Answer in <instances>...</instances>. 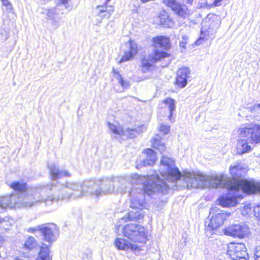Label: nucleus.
<instances>
[{
	"label": "nucleus",
	"instance_id": "1",
	"mask_svg": "<svg viewBox=\"0 0 260 260\" xmlns=\"http://www.w3.org/2000/svg\"><path fill=\"white\" fill-rule=\"evenodd\" d=\"M119 182L122 186L118 190L121 192L126 191V183L128 184H140L142 189L137 191L135 189H132L129 192L131 197L130 207L134 209H143L146 208L147 204L145 199V193L150 195L152 192L160 191L166 193L169 188L168 185L158 176L152 175L147 176H141L137 174H132L126 178H120Z\"/></svg>",
	"mask_w": 260,
	"mask_h": 260
},
{
	"label": "nucleus",
	"instance_id": "2",
	"mask_svg": "<svg viewBox=\"0 0 260 260\" xmlns=\"http://www.w3.org/2000/svg\"><path fill=\"white\" fill-rule=\"evenodd\" d=\"M57 186V182L47 185L42 187L28 189L25 192H19L16 194L6 196V201L8 203V207L15 208H30L36 206L37 204L46 202L48 197L44 198L43 194L47 188L52 189Z\"/></svg>",
	"mask_w": 260,
	"mask_h": 260
},
{
	"label": "nucleus",
	"instance_id": "3",
	"mask_svg": "<svg viewBox=\"0 0 260 260\" xmlns=\"http://www.w3.org/2000/svg\"><path fill=\"white\" fill-rule=\"evenodd\" d=\"M259 184L260 182L253 180L238 182L230 181L227 183V188L230 192L229 195L220 197L218 201L224 207L235 206L237 204L236 198L242 197L239 192L247 194L260 192V188L258 187Z\"/></svg>",
	"mask_w": 260,
	"mask_h": 260
},
{
	"label": "nucleus",
	"instance_id": "4",
	"mask_svg": "<svg viewBox=\"0 0 260 260\" xmlns=\"http://www.w3.org/2000/svg\"><path fill=\"white\" fill-rule=\"evenodd\" d=\"M183 178L185 179L188 188H203L208 185L215 186L216 187L225 186L227 188V183L224 182L223 175L207 176L202 174H194L189 172L184 173ZM235 181V180H233Z\"/></svg>",
	"mask_w": 260,
	"mask_h": 260
},
{
	"label": "nucleus",
	"instance_id": "5",
	"mask_svg": "<svg viewBox=\"0 0 260 260\" xmlns=\"http://www.w3.org/2000/svg\"><path fill=\"white\" fill-rule=\"evenodd\" d=\"M94 187V180L84 181L82 184L75 182H67L65 184L57 182L56 189H61V198L78 199L85 195H89Z\"/></svg>",
	"mask_w": 260,
	"mask_h": 260
},
{
	"label": "nucleus",
	"instance_id": "6",
	"mask_svg": "<svg viewBox=\"0 0 260 260\" xmlns=\"http://www.w3.org/2000/svg\"><path fill=\"white\" fill-rule=\"evenodd\" d=\"M159 171L165 180L172 182H175L182 176L180 171L175 165L174 160L165 155L160 160Z\"/></svg>",
	"mask_w": 260,
	"mask_h": 260
},
{
	"label": "nucleus",
	"instance_id": "7",
	"mask_svg": "<svg viewBox=\"0 0 260 260\" xmlns=\"http://www.w3.org/2000/svg\"><path fill=\"white\" fill-rule=\"evenodd\" d=\"M121 232L124 236L134 242L144 243L147 240L145 229L142 225L129 223L123 226Z\"/></svg>",
	"mask_w": 260,
	"mask_h": 260
},
{
	"label": "nucleus",
	"instance_id": "8",
	"mask_svg": "<svg viewBox=\"0 0 260 260\" xmlns=\"http://www.w3.org/2000/svg\"><path fill=\"white\" fill-rule=\"evenodd\" d=\"M114 181L112 179L105 178L97 181L94 180V187H92V192L89 195L99 197L114 191Z\"/></svg>",
	"mask_w": 260,
	"mask_h": 260
},
{
	"label": "nucleus",
	"instance_id": "9",
	"mask_svg": "<svg viewBox=\"0 0 260 260\" xmlns=\"http://www.w3.org/2000/svg\"><path fill=\"white\" fill-rule=\"evenodd\" d=\"M228 247L227 254L233 260H246L248 257L244 243H230Z\"/></svg>",
	"mask_w": 260,
	"mask_h": 260
},
{
	"label": "nucleus",
	"instance_id": "10",
	"mask_svg": "<svg viewBox=\"0 0 260 260\" xmlns=\"http://www.w3.org/2000/svg\"><path fill=\"white\" fill-rule=\"evenodd\" d=\"M240 136L246 139L249 143H260V125L254 124L250 127H241L238 129Z\"/></svg>",
	"mask_w": 260,
	"mask_h": 260
},
{
	"label": "nucleus",
	"instance_id": "11",
	"mask_svg": "<svg viewBox=\"0 0 260 260\" xmlns=\"http://www.w3.org/2000/svg\"><path fill=\"white\" fill-rule=\"evenodd\" d=\"M108 124L110 130L115 135V138L117 139L124 136L131 138H134L136 133L139 134L146 129L143 125H142L134 129L128 128L123 130L119 125H116L110 122H108Z\"/></svg>",
	"mask_w": 260,
	"mask_h": 260
},
{
	"label": "nucleus",
	"instance_id": "12",
	"mask_svg": "<svg viewBox=\"0 0 260 260\" xmlns=\"http://www.w3.org/2000/svg\"><path fill=\"white\" fill-rule=\"evenodd\" d=\"M41 234L43 240L51 245L55 242L59 235V231L56 224L48 223L42 224Z\"/></svg>",
	"mask_w": 260,
	"mask_h": 260
},
{
	"label": "nucleus",
	"instance_id": "13",
	"mask_svg": "<svg viewBox=\"0 0 260 260\" xmlns=\"http://www.w3.org/2000/svg\"><path fill=\"white\" fill-rule=\"evenodd\" d=\"M249 233L248 226L244 223L233 224L225 228V235L239 238L247 236Z\"/></svg>",
	"mask_w": 260,
	"mask_h": 260
},
{
	"label": "nucleus",
	"instance_id": "14",
	"mask_svg": "<svg viewBox=\"0 0 260 260\" xmlns=\"http://www.w3.org/2000/svg\"><path fill=\"white\" fill-rule=\"evenodd\" d=\"M114 10L112 7L106 5H99L93 10V16L96 18L95 25H100L104 18L109 19Z\"/></svg>",
	"mask_w": 260,
	"mask_h": 260
},
{
	"label": "nucleus",
	"instance_id": "15",
	"mask_svg": "<svg viewBox=\"0 0 260 260\" xmlns=\"http://www.w3.org/2000/svg\"><path fill=\"white\" fill-rule=\"evenodd\" d=\"M227 216L228 214L226 213H224L221 211H219V212L212 216L209 222L208 225H206V232L208 233L209 232V234H212L211 232L221 226L223 224V221L226 219Z\"/></svg>",
	"mask_w": 260,
	"mask_h": 260
},
{
	"label": "nucleus",
	"instance_id": "16",
	"mask_svg": "<svg viewBox=\"0 0 260 260\" xmlns=\"http://www.w3.org/2000/svg\"><path fill=\"white\" fill-rule=\"evenodd\" d=\"M143 153L146 155V158L141 159H139L137 161V168L152 166L156 160V154L154 150L150 148L145 149Z\"/></svg>",
	"mask_w": 260,
	"mask_h": 260
},
{
	"label": "nucleus",
	"instance_id": "17",
	"mask_svg": "<svg viewBox=\"0 0 260 260\" xmlns=\"http://www.w3.org/2000/svg\"><path fill=\"white\" fill-rule=\"evenodd\" d=\"M164 3L180 17L185 18L188 16L189 11L186 7L180 5L175 0H164Z\"/></svg>",
	"mask_w": 260,
	"mask_h": 260
},
{
	"label": "nucleus",
	"instance_id": "18",
	"mask_svg": "<svg viewBox=\"0 0 260 260\" xmlns=\"http://www.w3.org/2000/svg\"><path fill=\"white\" fill-rule=\"evenodd\" d=\"M218 23H216L213 25L210 24L208 29L206 28L204 26L202 27L200 37L196 42V45H199L202 43L203 41L208 40L211 38V35H213L215 32V30L218 27Z\"/></svg>",
	"mask_w": 260,
	"mask_h": 260
},
{
	"label": "nucleus",
	"instance_id": "19",
	"mask_svg": "<svg viewBox=\"0 0 260 260\" xmlns=\"http://www.w3.org/2000/svg\"><path fill=\"white\" fill-rule=\"evenodd\" d=\"M42 13L46 14V19L51 21V24L54 28H57L59 26L58 12L56 8L44 9Z\"/></svg>",
	"mask_w": 260,
	"mask_h": 260
},
{
	"label": "nucleus",
	"instance_id": "20",
	"mask_svg": "<svg viewBox=\"0 0 260 260\" xmlns=\"http://www.w3.org/2000/svg\"><path fill=\"white\" fill-rule=\"evenodd\" d=\"M51 178L52 180H56L63 177H71V173L67 170H60L58 167L54 164L49 165Z\"/></svg>",
	"mask_w": 260,
	"mask_h": 260
},
{
	"label": "nucleus",
	"instance_id": "21",
	"mask_svg": "<svg viewBox=\"0 0 260 260\" xmlns=\"http://www.w3.org/2000/svg\"><path fill=\"white\" fill-rule=\"evenodd\" d=\"M153 45L155 48H161L165 50H169L171 44L169 37L159 36L153 38Z\"/></svg>",
	"mask_w": 260,
	"mask_h": 260
},
{
	"label": "nucleus",
	"instance_id": "22",
	"mask_svg": "<svg viewBox=\"0 0 260 260\" xmlns=\"http://www.w3.org/2000/svg\"><path fill=\"white\" fill-rule=\"evenodd\" d=\"M138 52L137 45L133 41H131L128 45L127 49L124 51L120 62H123L132 59Z\"/></svg>",
	"mask_w": 260,
	"mask_h": 260
},
{
	"label": "nucleus",
	"instance_id": "23",
	"mask_svg": "<svg viewBox=\"0 0 260 260\" xmlns=\"http://www.w3.org/2000/svg\"><path fill=\"white\" fill-rule=\"evenodd\" d=\"M61 194V189L59 190L54 189V187H53L52 189H50L49 188H47V189L45 190V191L43 194V196L44 198H45V199H47L48 198V197L53 199V200H50L49 198L48 200L46 202H47V201L52 202L54 200L58 201L60 199H66V198H60Z\"/></svg>",
	"mask_w": 260,
	"mask_h": 260
},
{
	"label": "nucleus",
	"instance_id": "24",
	"mask_svg": "<svg viewBox=\"0 0 260 260\" xmlns=\"http://www.w3.org/2000/svg\"><path fill=\"white\" fill-rule=\"evenodd\" d=\"M115 243L116 247L119 250H127L128 249L136 250L138 248L137 245L131 243L126 240L121 238H117Z\"/></svg>",
	"mask_w": 260,
	"mask_h": 260
},
{
	"label": "nucleus",
	"instance_id": "25",
	"mask_svg": "<svg viewBox=\"0 0 260 260\" xmlns=\"http://www.w3.org/2000/svg\"><path fill=\"white\" fill-rule=\"evenodd\" d=\"M136 211H131L123 216L121 219L125 222L128 221H132L137 219H141L144 215V213L143 209H135Z\"/></svg>",
	"mask_w": 260,
	"mask_h": 260
},
{
	"label": "nucleus",
	"instance_id": "26",
	"mask_svg": "<svg viewBox=\"0 0 260 260\" xmlns=\"http://www.w3.org/2000/svg\"><path fill=\"white\" fill-rule=\"evenodd\" d=\"M49 246L45 243L42 244L37 260H52V256L50 254Z\"/></svg>",
	"mask_w": 260,
	"mask_h": 260
},
{
	"label": "nucleus",
	"instance_id": "27",
	"mask_svg": "<svg viewBox=\"0 0 260 260\" xmlns=\"http://www.w3.org/2000/svg\"><path fill=\"white\" fill-rule=\"evenodd\" d=\"M190 71L187 67H183L180 68L177 72L176 81H187Z\"/></svg>",
	"mask_w": 260,
	"mask_h": 260
},
{
	"label": "nucleus",
	"instance_id": "28",
	"mask_svg": "<svg viewBox=\"0 0 260 260\" xmlns=\"http://www.w3.org/2000/svg\"><path fill=\"white\" fill-rule=\"evenodd\" d=\"M151 145L153 148L158 150L160 153L166 150L165 143L162 141L158 135H156L151 140Z\"/></svg>",
	"mask_w": 260,
	"mask_h": 260
},
{
	"label": "nucleus",
	"instance_id": "29",
	"mask_svg": "<svg viewBox=\"0 0 260 260\" xmlns=\"http://www.w3.org/2000/svg\"><path fill=\"white\" fill-rule=\"evenodd\" d=\"M169 56V54L164 51H159L157 50H154L151 54L148 56L149 59L152 62H155L161 58H166Z\"/></svg>",
	"mask_w": 260,
	"mask_h": 260
},
{
	"label": "nucleus",
	"instance_id": "30",
	"mask_svg": "<svg viewBox=\"0 0 260 260\" xmlns=\"http://www.w3.org/2000/svg\"><path fill=\"white\" fill-rule=\"evenodd\" d=\"M248 141L246 139L239 141L237 146V152L239 154H242L249 152L251 149V146L248 144Z\"/></svg>",
	"mask_w": 260,
	"mask_h": 260
},
{
	"label": "nucleus",
	"instance_id": "31",
	"mask_svg": "<svg viewBox=\"0 0 260 260\" xmlns=\"http://www.w3.org/2000/svg\"><path fill=\"white\" fill-rule=\"evenodd\" d=\"M38 246L37 240L32 236H29L25 241L23 248L25 250L31 251L36 248Z\"/></svg>",
	"mask_w": 260,
	"mask_h": 260
},
{
	"label": "nucleus",
	"instance_id": "32",
	"mask_svg": "<svg viewBox=\"0 0 260 260\" xmlns=\"http://www.w3.org/2000/svg\"><path fill=\"white\" fill-rule=\"evenodd\" d=\"M230 172L233 177L234 178L233 180L236 181V182H238L239 181H237L236 179L239 178L241 176L242 173V167L240 164H238L236 166H231L230 168ZM244 180H242V181H244ZM240 181H241L240 180Z\"/></svg>",
	"mask_w": 260,
	"mask_h": 260
},
{
	"label": "nucleus",
	"instance_id": "33",
	"mask_svg": "<svg viewBox=\"0 0 260 260\" xmlns=\"http://www.w3.org/2000/svg\"><path fill=\"white\" fill-rule=\"evenodd\" d=\"M10 186L14 190L20 192H25V191H26V184L22 181H14L11 183Z\"/></svg>",
	"mask_w": 260,
	"mask_h": 260
},
{
	"label": "nucleus",
	"instance_id": "34",
	"mask_svg": "<svg viewBox=\"0 0 260 260\" xmlns=\"http://www.w3.org/2000/svg\"><path fill=\"white\" fill-rule=\"evenodd\" d=\"M160 22L164 27H170L173 24V20L170 19L166 12H163L159 16Z\"/></svg>",
	"mask_w": 260,
	"mask_h": 260
},
{
	"label": "nucleus",
	"instance_id": "35",
	"mask_svg": "<svg viewBox=\"0 0 260 260\" xmlns=\"http://www.w3.org/2000/svg\"><path fill=\"white\" fill-rule=\"evenodd\" d=\"M153 62H152L148 57L147 59L144 58L141 61V70L144 73L147 72L149 70H152V69L153 68L152 66V63Z\"/></svg>",
	"mask_w": 260,
	"mask_h": 260
},
{
	"label": "nucleus",
	"instance_id": "36",
	"mask_svg": "<svg viewBox=\"0 0 260 260\" xmlns=\"http://www.w3.org/2000/svg\"><path fill=\"white\" fill-rule=\"evenodd\" d=\"M164 103L168 105L170 111V115L169 116V119L171 120V117L173 115V112L175 110V101L171 98H167L163 101Z\"/></svg>",
	"mask_w": 260,
	"mask_h": 260
},
{
	"label": "nucleus",
	"instance_id": "37",
	"mask_svg": "<svg viewBox=\"0 0 260 260\" xmlns=\"http://www.w3.org/2000/svg\"><path fill=\"white\" fill-rule=\"evenodd\" d=\"M130 86L129 82H116L114 89L117 92H122Z\"/></svg>",
	"mask_w": 260,
	"mask_h": 260
},
{
	"label": "nucleus",
	"instance_id": "38",
	"mask_svg": "<svg viewBox=\"0 0 260 260\" xmlns=\"http://www.w3.org/2000/svg\"><path fill=\"white\" fill-rule=\"evenodd\" d=\"M181 33V41H180V46L182 48H185L186 44L188 43V40L189 38V35L184 34L182 30L180 31Z\"/></svg>",
	"mask_w": 260,
	"mask_h": 260
},
{
	"label": "nucleus",
	"instance_id": "39",
	"mask_svg": "<svg viewBox=\"0 0 260 260\" xmlns=\"http://www.w3.org/2000/svg\"><path fill=\"white\" fill-rule=\"evenodd\" d=\"M2 5L7 12H11L13 10V6L9 0H1Z\"/></svg>",
	"mask_w": 260,
	"mask_h": 260
},
{
	"label": "nucleus",
	"instance_id": "40",
	"mask_svg": "<svg viewBox=\"0 0 260 260\" xmlns=\"http://www.w3.org/2000/svg\"><path fill=\"white\" fill-rule=\"evenodd\" d=\"M159 131L161 132H163L165 134H167L169 133L170 130V127L169 125L161 124L159 127Z\"/></svg>",
	"mask_w": 260,
	"mask_h": 260
},
{
	"label": "nucleus",
	"instance_id": "41",
	"mask_svg": "<svg viewBox=\"0 0 260 260\" xmlns=\"http://www.w3.org/2000/svg\"><path fill=\"white\" fill-rule=\"evenodd\" d=\"M8 207V203L6 201V197H0V208L4 209Z\"/></svg>",
	"mask_w": 260,
	"mask_h": 260
},
{
	"label": "nucleus",
	"instance_id": "42",
	"mask_svg": "<svg viewBox=\"0 0 260 260\" xmlns=\"http://www.w3.org/2000/svg\"><path fill=\"white\" fill-rule=\"evenodd\" d=\"M175 86V90L183 88L186 86L187 82H174Z\"/></svg>",
	"mask_w": 260,
	"mask_h": 260
},
{
	"label": "nucleus",
	"instance_id": "43",
	"mask_svg": "<svg viewBox=\"0 0 260 260\" xmlns=\"http://www.w3.org/2000/svg\"><path fill=\"white\" fill-rule=\"evenodd\" d=\"M42 227V224L38 225L34 228H29L27 230V231L30 233H34L37 231L41 232Z\"/></svg>",
	"mask_w": 260,
	"mask_h": 260
},
{
	"label": "nucleus",
	"instance_id": "44",
	"mask_svg": "<svg viewBox=\"0 0 260 260\" xmlns=\"http://www.w3.org/2000/svg\"><path fill=\"white\" fill-rule=\"evenodd\" d=\"M69 0H56V4L57 5H63L66 8H68V2Z\"/></svg>",
	"mask_w": 260,
	"mask_h": 260
},
{
	"label": "nucleus",
	"instance_id": "45",
	"mask_svg": "<svg viewBox=\"0 0 260 260\" xmlns=\"http://www.w3.org/2000/svg\"><path fill=\"white\" fill-rule=\"evenodd\" d=\"M253 210L255 216L260 219V205L255 207Z\"/></svg>",
	"mask_w": 260,
	"mask_h": 260
},
{
	"label": "nucleus",
	"instance_id": "46",
	"mask_svg": "<svg viewBox=\"0 0 260 260\" xmlns=\"http://www.w3.org/2000/svg\"><path fill=\"white\" fill-rule=\"evenodd\" d=\"M255 260H260V246L256 247L255 253Z\"/></svg>",
	"mask_w": 260,
	"mask_h": 260
},
{
	"label": "nucleus",
	"instance_id": "47",
	"mask_svg": "<svg viewBox=\"0 0 260 260\" xmlns=\"http://www.w3.org/2000/svg\"><path fill=\"white\" fill-rule=\"evenodd\" d=\"M248 109L249 111L253 113H256L260 114V108H257V109H252V107H248Z\"/></svg>",
	"mask_w": 260,
	"mask_h": 260
},
{
	"label": "nucleus",
	"instance_id": "48",
	"mask_svg": "<svg viewBox=\"0 0 260 260\" xmlns=\"http://www.w3.org/2000/svg\"><path fill=\"white\" fill-rule=\"evenodd\" d=\"M244 210L246 211V214L249 212L251 210V208L250 207V205H247L244 206Z\"/></svg>",
	"mask_w": 260,
	"mask_h": 260
},
{
	"label": "nucleus",
	"instance_id": "49",
	"mask_svg": "<svg viewBox=\"0 0 260 260\" xmlns=\"http://www.w3.org/2000/svg\"><path fill=\"white\" fill-rule=\"evenodd\" d=\"M222 0H215L214 2V5L215 6H219L220 5V3L221 2Z\"/></svg>",
	"mask_w": 260,
	"mask_h": 260
},
{
	"label": "nucleus",
	"instance_id": "50",
	"mask_svg": "<svg viewBox=\"0 0 260 260\" xmlns=\"http://www.w3.org/2000/svg\"><path fill=\"white\" fill-rule=\"evenodd\" d=\"M251 107H252V109H257V108H260V103L257 104H255Z\"/></svg>",
	"mask_w": 260,
	"mask_h": 260
},
{
	"label": "nucleus",
	"instance_id": "51",
	"mask_svg": "<svg viewBox=\"0 0 260 260\" xmlns=\"http://www.w3.org/2000/svg\"><path fill=\"white\" fill-rule=\"evenodd\" d=\"M113 72H114V74H115V75L116 76V78L117 79H119V78H121V76L119 74L118 72H117V71H116L115 70H113Z\"/></svg>",
	"mask_w": 260,
	"mask_h": 260
},
{
	"label": "nucleus",
	"instance_id": "52",
	"mask_svg": "<svg viewBox=\"0 0 260 260\" xmlns=\"http://www.w3.org/2000/svg\"><path fill=\"white\" fill-rule=\"evenodd\" d=\"M183 1L186 4H192L193 0H183Z\"/></svg>",
	"mask_w": 260,
	"mask_h": 260
},
{
	"label": "nucleus",
	"instance_id": "53",
	"mask_svg": "<svg viewBox=\"0 0 260 260\" xmlns=\"http://www.w3.org/2000/svg\"><path fill=\"white\" fill-rule=\"evenodd\" d=\"M3 243V238L0 236V247L2 246Z\"/></svg>",
	"mask_w": 260,
	"mask_h": 260
},
{
	"label": "nucleus",
	"instance_id": "54",
	"mask_svg": "<svg viewBox=\"0 0 260 260\" xmlns=\"http://www.w3.org/2000/svg\"><path fill=\"white\" fill-rule=\"evenodd\" d=\"M120 81L123 82V81L122 79H120Z\"/></svg>",
	"mask_w": 260,
	"mask_h": 260
},
{
	"label": "nucleus",
	"instance_id": "55",
	"mask_svg": "<svg viewBox=\"0 0 260 260\" xmlns=\"http://www.w3.org/2000/svg\"><path fill=\"white\" fill-rule=\"evenodd\" d=\"M258 187H259L260 188V184H259V185L258 186Z\"/></svg>",
	"mask_w": 260,
	"mask_h": 260
}]
</instances>
